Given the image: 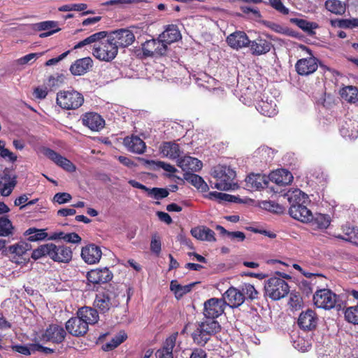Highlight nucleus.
Segmentation results:
<instances>
[{"label":"nucleus","instance_id":"obj_6","mask_svg":"<svg viewBox=\"0 0 358 358\" xmlns=\"http://www.w3.org/2000/svg\"><path fill=\"white\" fill-rule=\"evenodd\" d=\"M117 52L116 45L108 37L106 40L94 44L92 55L100 61L110 62L115 59Z\"/></svg>","mask_w":358,"mask_h":358},{"label":"nucleus","instance_id":"obj_57","mask_svg":"<svg viewBox=\"0 0 358 358\" xmlns=\"http://www.w3.org/2000/svg\"><path fill=\"white\" fill-rule=\"evenodd\" d=\"M208 197L210 199L219 201H232L234 198L231 195L217 192H210Z\"/></svg>","mask_w":358,"mask_h":358},{"label":"nucleus","instance_id":"obj_51","mask_svg":"<svg viewBox=\"0 0 358 358\" xmlns=\"http://www.w3.org/2000/svg\"><path fill=\"white\" fill-rule=\"evenodd\" d=\"M51 243L44 244L39 246L38 248L33 250L31 257L34 259H38L43 256H48L50 257Z\"/></svg>","mask_w":358,"mask_h":358},{"label":"nucleus","instance_id":"obj_28","mask_svg":"<svg viewBox=\"0 0 358 358\" xmlns=\"http://www.w3.org/2000/svg\"><path fill=\"white\" fill-rule=\"evenodd\" d=\"M289 213L294 219L303 222H309L312 219V213L307 208L306 205L290 206Z\"/></svg>","mask_w":358,"mask_h":358},{"label":"nucleus","instance_id":"obj_4","mask_svg":"<svg viewBox=\"0 0 358 358\" xmlns=\"http://www.w3.org/2000/svg\"><path fill=\"white\" fill-rule=\"evenodd\" d=\"M265 294L273 300L277 301L285 297L289 292V286L282 278L271 277L264 283Z\"/></svg>","mask_w":358,"mask_h":358},{"label":"nucleus","instance_id":"obj_46","mask_svg":"<svg viewBox=\"0 0 358 358\" xmlns=\"http://www.w3.org/2000/svg\"><path fill=\"white\" fill-rule=\"evenodd\" d=\"M141 160L144 162L145 164L152 166L153 169H162L165 171L171 173H174L176 171V169L173 166L164 162L148 160L144 159H141Z\"/></svg>","mask_w":358,"mask_h":358},{"label":"nucleus","instance_id":"obj_61","mask_svg":"<svg viewBox=\"0 0 358 358\" xmlns=\"http://www.w3.org/2000/svg\"><path fill=\"white\" fill-rule=\"evenodd\" d=\"M162 244L160 239L156 236H153L150 243V250L153 253L159 255L161 252Z\"/></svg>","mask_w":358,"mask_h":358},{"label":"nucleus","instance_id":"obj_37","mask_svg":"<svg viewBox=\"0 0 358 358\" xmlns=\"http://www.w3.org/2000/svg\"><path fill=\"white\" fill-rule=\"evenodd\" d=\"M184 178L202 192H207L208 189V185L199 175L192 173H185Z\"/></svg>","mask_w":358,"mask_h":358},{"label":"nucleus","instance_id":"obj_16","mask_svg":"<svg viewBox=\"0 0 358 358\" xmlns=\"http://www.w3.org/2000/svg\"><path fill=\"white\" fill-rule=\"evenodd\" d=\"M66 331L72 336L80 337L84 336L88 331L86 322L78 315L70 318L65 325Z\"/></svg>","mask_w":358,"mask_h":358},{"label":"nucleus","instance_id":"obj_20","mask_svg":"<svg viewBox=\"0 0 358 358\" xmlns=\"http://www.w3.org/2000/svg\"><path fill=\"white\" fill-rule=\"evenodd\" d=\"M268 178L265 175L252 173L245 178V187L250 191H257L267 186Z\"/></svg>","mask_w":358,"mask_h":358},{"label":"nucleus","instance_id":"obj_29","mask_svg":"<svg viewBox=\"0 0 358 358\" xmlns=\"http://www.w3.org/2000/svg\"><path fill=\"white\" fill-rule=\"evenodd\" d=\"M93 61L89 57L77 59L70 67L71 73L74 76H82L92 67Z\"/></svg>","mask_w":358,"mask_h":358},{"label":"nucleus","instance_id":"obj_64","mask_svg":"<svg viewBox=\"0 0 358 358\" xmlns=\"http://www.w3.org/2000/svg\"><path fill=\"white\" fill-rule=\"evenodd\" d=\"M294 347L299 351L306 352L309 350L310 345L302 338H299L294 342Z\"/></svg>","mask_w":358,"mask_h":358},{"label":"nucleus","instance_id":"obj_15","mask_svg":"<svg viewBox=\"0 0 358 358\" xmlns=\"http://www.w3.org/2000/svg\"><path fill=\"white\" fill-rule=\"evenodd\" d=\"M43 154L66 171L72 173L76 169V166L70 160L50 148L44 149Z\"/></svg>","mask_w":358,"mask_h":358},{"label":"nucleus","instance_id":"obj_7","mask_svg":"<svg viewBox=\"0 0 358 358\" xmlns=\"http://www.w3.org/2000/svg\"><path fill=\"white\" fill-rule=\"evenodd\" d=\"M313 301L317 308L330 310L335 307L338 296L329 289H320L314 294Z\"/></svg>","mask_w":358,"mask_h":358},{"label":"nucleus","instance_id":"obj_39","mask_svg":"<svg viewBox=\"0 0 358 358\" xmlns=\"http://www.w3.org/2000/svg\"><path fill=\"white\" fill-rule=\"evenodd\" d=\"M290 22L309 35L315 34L314 30L318 28V24L316 22H309L303 19L291 18Z\"/></svg>","mask_w":358,"mask_h":358},{"label":"nucleus","instance_id":"obj_36","mask_svg":"<svg viewBox=\"0 0 358 358\" xmlns=\"http://www.w3.org/2000/svg\"><path fill=\"white\" fill-rule=\"evenodd\" d=\"M191 234L200 241H215V233L210 229L200 226L191 229Z\"/></svg>","mask_w":358,"mask_h":358},{"label":"nucleus","instance_id":"obj_54","mask_svg":"<svg viewBox=\"0 0 358 358\" xmlns=\"http://www.w3.org/2000/svg\"><path fill=\"white\" fill-rule=\"evenodd\" d=\"M345 318L350 323L358 324V306L348 308L345 311Z\"/></svg>","mask_w":358,"mask_h":358},{"label":"nucleus","instance_id":"obj_5","mask_svg":"<svg viewBox=\"0 0 358 358\" xmlns=\"http://www.w3.org/2000/svg\"><path fill=\"white\" fill-rule=\"evenodd\" d=\"M84 101L83 95L75 90L62 91L57 93V103L62 108L74 110L82 106Z\"/></svg>","mask_w":358,"mask_h":358},{"label":"nucleus","instance_id":"obj_14","mask_svg":"<svg viewBox=\"0 0 358 358\" xmlns=\"http://www.w3.org/2000/svg\"><path fill=\"white\" fill-rule=\"evenodd\" d=\"M81 119L83 124L93 131H99L105 127L104 119L96 113H85Z\"/></svg>","mask_w":358,"mask_h":358},{"label":"nucleus","instance_id":"obj_33","mask_svg":"<svg viewBox=\"0 0 358 358\" xmlns=\"http://www.w3.org/2000/svg\"><path fill=\"white\" fill-rule=\"evenodd\" d=\"M249 45L252 53L255 55H261L268 52L272 46L270 41L262 38L250 41Z\"/></svg>","mask_w":358,"mask_h":358},{"label":"nucleus","instance_id":"obj_55","mask_svg":"<svg viewBox=\"0 0 358 358\" xmlns=\"http://www.w3.org/2000/svg\"><path fill=\"white\" fill-rule=\"evenodd\" d=\"M148 195L155 199H162L166 198L169 195V191L165 188H148L147 190Z\"/></svg>","mask_w":358,"mask_h":358},{"label":"nucleus","instance_id":"obj_21","mask_svg":"<svg viewBox=\"0 0 358 358\" xmlns=\"http://www.w3.org/2000/svg\"><path fill=\"white\" fill-rule=\"evenodd\" d=\"M256 109L263 115L272 117L277 114L276 103L273 99H269L265 94L256 103Z\"/></svg>","mask_w":358,"mask_h":358},{"label":"nucleus","instance_id":"obj_38","mask_svg":"<svg viewBox=\"0 0 358 358\" xmlns=\"http://www.w3.org/2000/svg\"><path fill=\"white\" fill-rule=\"evenodd\" d=\"M45 229H36L31 227L27 229L24 235L27 237V240L31 242L43 241L48 238V234Z\"/></svg>","mask_w":358,"mask_h":358},{"label":"nucleus","instance_id":"obj_27","mask_svg":"<svg viewBox=\"0 0 358 358\" xmlns=\"http://www.w3.org/2000/svg\"><path fill=\"white\" fill-rule=\"evenodd\" d=\"M178 333H174L169 336L164 343L161 349L156 352L157 358H173V350L176 345Z\"/></svg>","mask_w":358,"mask_h":358},{"label":"nucleus","instance_id":"obj_22","mask_svg":"<svg viewBox=\"0 0 358 358\" xmlns=\"http://www.w3.org/2000/svg\"><path fill=\"white\" fill-rule=\"evenodd\" d=\"M87 280L92 284H101L110 281L113 274L108 268L94 269L87 273Z\"/></svg>","mask_w":358,"mask_h":358},{"label":"nucleus","instance_id":"obj_40","mask_svg":"<svg viewBox=\"0 0 358 358\" xmlns=\"http://www.w3.org/2000/svg\"><path fill=\"white\" fill-rule=\"evenodd\" d=\"M351 120L345 122L340 128L341 134L345 138L355 139L358 136V130Z\"/></svg>","mask_w":358,"mask_h":358},{"label":"nucleus","instance_id":"obj_45","mask_svg":"<svg viewBox=\"0 0 358 358\" xmlns=\"http://www.w3.org/2000/svg\"><path fill=\"white\" fill-rule=\"evenodd\" d=\"M325 6L329 11L336 15H343L345 12V5L338 0H328Z\"/></svg>","mask_w":358,"mask_h":358},{"label":"nucleus","instance_id":"obj_62","mask_svg":"<svg viewBox=\"0 0 358 358\" xmlns=\"http://www.w3.org/2000/svg\"><path fill=\"white\" fill-rule=\"evenodd\" d=\"M300 288L303 291V292L307 296L312 294L313 291V280H301L300 282Z\"/></svg>","mask_w":358,"mask_h":358},{"label":"nucleus","instance_id":"obj_23","mask_svg":"<svg viewBox=\"0 0 358 358\" xmlns=\"http://www.w3.org/2000/svg\"><path fill=\"white\" fill-rule=\"evenodd\" d=\"M290 206L306 205L309 202L308 196L299 189H289L284 194Z\"/></svg>","mask_w":358,"mask_h":358},{"label":"nucleus","instance_id":"obj_49","mask_svg":"<svg viewBox=\"0 0 358 358\" xmlns=\"http://www.w3.org/2000/svg\"><path fill=\"white\" fill-rule=\"evenodd\" d=\"M342 96L350 103L358 101V90L353 86H348L343 90Z\"/></svg>","mask_w":358,"mask_h":358},{"label":"nucleus","instance_id":"obj_50","mask_svg":"<svg viewBox=\"0 0 358 358\" xmlns=\"http://www.w3.org/2000/svg\"><path fill=\"white\" fill-rule=\"evenodd\" d=\"M34 29L37 31H52L54 29H58V31L60 30V28L58 26V22L56 21H43L41 22L36 23L34 24Z\"/></svg>","mask_w":358,"mask_h":358},{"label":"nucleus","instance_id":"obj_48","mask_svg":"<svg viewBox=\"0 0 358 358\" xmlns=\"http://www.w3.org/2000/svg\"><path fill=\"white\" fill-rule=\"evenodd\" d=\"M13 227L7 217H0V236H8L13 234Z\"/></svg>","mask_w":358,"mask_h":358},{"label":"nucleus","instance_id":"obj_9","mask_svg":"<svg viewBox=\"0 0 358 358\" xmlns=\"http://www.w3.org/2000/svg\"><path fill=\"white\" fill-rule=\"evenodd\" d=\"M225 302L222 299L211 298L203 303V314L205 317L217 320L224 311Z\"/></svg>","mask_w":358,"mask_h":358},{"label":"nucleus","instance_id":"obj_60","mask_svg":"<svg viewBox=\"0 0 358 358\" xmlns=\"http://www.w3.org/2000/svg\"><path fill=\"white\" fill-rule=\"evenodd\" d=\"M71 199V194L66 192H59L54 196V201L59 204L67 203L70 201Z\"/></svg>","mask_w":358,"mask_h":358},{"label":"nucleus","instance_id":"obj_1","mask_svg":"<svg viewBox=\"0 0 358 358\" xmlns=\"http://www.w3.org/2000/svg\"><path fill=\"white\" fill-rule=\"evenodd\" d=\"M221 331V325L217 320L205 317L196 324L192 334L194 342L200 346H204L212 336Z\"/></svg>","mask_w":358,"mask_h":358},{"label":"nucleus","instance_id":"obj_25","mask_svg":"<svg viewBox=\"0 0 358 358\" xmlns=\"http://www.w3.org/2000/svg\"><path fill=\"white\" fill-rule=\"evenodd\" d=\"M17 183L16 176L3 171L0 176V193L3 196H9Z\"/></svg>","mask_w":358,"mask_h":358},{"label":"nucleus","instance_id":"obj_8","mask_svg":"<svg viewBox=\"0 0 358 358\" xmlns=\"http://www.w3.org/2000/svg\"><path fill=\"white\" fill-rule=\"evenodd\" d=\"M304 49L309 53L310 57L299 59L295 64V69L299 75L308 76L317 69L318 59L313 56L310 49L305 46Z\"/></svg>","mask_w":358,"mask_h":358},{"label":"nucleus","instance_id":"obj_10","mask_svg":"<svg viewBox=\"0 0 358 358\" xmlns=\"http://www.w3.org/2000/svg\"><path fill=\"white\" fill-rule=\"evenodd\" d=\"M319 318L315 310L307 309L302 311L298 318V325L303 331L314 330L318 324Z\"/></svg>","mask_w":358,"mask_h":358},{"label":"nucleus","instance_id":"obj_43","mask_svg":"<svg viewBox=\"0 0 358 358\" xmlns=\"http://www.w3.org/2000/svg\"><path fill=\"white\" fill-rule=\"evenodd\" d=\"M106 36H107L106 31H103L96 32V33L87 37L86 38L80 41L79 43H78L75 45L74 48L78 49V48H83L85 45H87L91 44V43H97L100 40L105 38Z\"/></svg>","mask_w":358,"mask_h":358},{"label":"nucleus","instance_id":"obj_58","mask_svg":"<svg viewBox=\"0 0 358 358\" xmlns=\"http://www.w3.org/2000/svg\"><path fill=\"white\" fill-rule=\"evenodd\" d=\"M270 5L279 13L287 15L289 13V9L286 8L281 0H268Z\"/></svg>","mask_w":358,"mask_h":358},{"label":"nucleus","instance_id":"obj_63","mask_svg":"<svg viewBox=\"0 0 358 358\" xmlns=\"http://www.w3.org/2000/svg\"><path fill=\"white\" fill-rule=\"evenodd\" d=\"M227 237L231 241L242 242L245 239V235L242 231H229Z\"/></svg>","mask_w":358,"mask_h":358},{"label":"nucleus","instance_id":"obj_53","mask_svg":"<svg viewBox=\"0 0 358 358\" xmlns=\"http://www.w3.org/2000/svg\"><path fill=\"white\" fill-rule=\"evenodd\" d=\"M51 243L44 244L39 246L38 248L33 250L31 257L34 259H38L43 256H48L50 257Z\"/></svg>","mask_w":358,"mask_h":358},{"label":"nucleus","instance_id":"obj_42","mask_svg":"<svg viewBox=\"0 0 358 358\" xmlns=\"http://www.w3.org/2000/svg\"><path fill=\"white\" fill-rule=\"evenodd\" d=\"M127 338V334L124 331H120L117 334L112 338V339L104 344L102 347L104 351H110L123 343Z\"/></svg>","mask_w":358,"mask_h":358},{"label":"nucleus","instance_id":"obj_3","mask_svg":"<svg viewBox=\"0 0 358 358\" xmlns=\"http://www.w3.org/2000/svg\"><path fill=\"white\" fill-rule=\"evenodd\" d=\"M125 294L115 290L114 287H110L102 292L96 294L94 301V306L100 313L108 312L110 308L119 306L120 297L124 298Z\"/></svg>","mask_w":358,"mask_h":358},{"label":"nucleus","instance_id":"obj_13","mask_svg":"<svg viewBox=\"0 0 358 358\" xmlns=\"http://www.w3.org/2000/svg\"><path fill=\"white\" fill-rule=\"evenodd\" d=\"M50 258L53 261L62 263H69L71 259L73 252L70 248L65 245H56L51 243Z\"/></svg>","mask_w":358,"mask_h":358},{"label":"nucleus","instance_id":"obj_26","mask_svg":"<svg viewBox=\"0 0 358 358\" xmlns=\"http://www.w3.org/2000/svg\"><path fill=\"white\" fill-rule=\"evenodd\" d=\"M228 45L234 49H240L250 43L247 34L243 31H235L227 38Z\"/></svg>","mask_w":358,"mask_h":358},{"label":"nucleus","instance_id":"obj_12","mask_svg":"<svg viewBox=\"0 0 358 358\" xmlns=\"http://www.w3.org/2000/svg\"><path fill=\"white\" fill-rule=\"evenodd\" d=\"M116 45V47H127L130 45L135 39L133 32L129 29H121L110 33L108 36Z\"/></svg>","mask_w":358,"mask_h":358},{"label":"nucleus","instance_id":"obj_11","mask_svg":"<svg viewBox=\"0 0 358 358\" xmlns=\"http://www.w3.org/2000/svg\"><path fill=\"white\" fill-rule=\"evenodd\" d=\"M142 51L144 56L154 57L163 55L166 51V45L161 39H151L142 44Z\"/></svg>","mask_w":358,"mask_h":358},{"label":"nucleus","instance_id":"obj_59","mask_svg":"<svg viewBox=\"0 0 358 358\" xmlns=\"http://www.w3.org/2000/svg\"><path fill=\"white\" fill-rule=\"evenodd\" d=\"M63 82V76H50L48 81V85L52 89H56L59 87Z\"/></svg>","mask_w":358,"mask_h":358},{"label":"nucleus","instance_id":"obj_30","mask_svg":"<svg viewBox=\"0 0 358 358\" xmlns=\"http://www.w3.org/2000/svg\"><path fill=\"white\" fill-rule=\"evenodd\" d=\"M160 153L166 157L171 159H180L181 150L179 145L175 142H164L159 147Z\"/></svg>","mask_w":358,"mask_h":358},{"label":"nucleus","instance_id":"obj_52","mask_svg":"<svg viewBox=\"0 0 358 358\" xmlns=\"http://www.w3.org/2000/svg\"><path fill=\"white\" fill-rule=\"evenodd\" d=\"M51 243L44 244L39 246L38 248L33 250L31 257L34 259H38L43 256H48L50 257Z\"/></svg>","mask_w":358,"mask_h":358},{"label":"nucleus","instance_id":"obj_17","mask_svg":"<svg viewBox=\"0 0 358 358\" xmlns=\"http://www.w3.org/2000/svg\"><path fill=\"white\" fill-rule=\"evenodd\" d=\"M66 335L64 329L57 324H50L43 334V340L54 343H62Z\"/></svg>","mask_w":358,"mask_h":358},{"label":"nucleus","instance_id":"obj_2","mask_svg":"<svg viewBox=\"0 0 358 358\" xmlns=\"http://www.w3.org/2000/svg\"><path fill=\"white\" fill-rule=\"evenodd\" d=\"M211 176L215 181H210L212 188L222 191L234 189L236 172L229 166L218 164L211 170Z\"/></svg>","mask_w":358,"mask_h":358},{"label":"nucleus","instance_id":"obj_31","mask_svg":"<svg viewBox=\"0 0 358 358\" xmlns=\"http://www.w3.org/2000/svg\"><path fill=\"white\" fill-rule=\"evenodd\" d=\"M124 144L129 151L136 154L143 153L146 148L145 142L137 136L126 137Z\"/></svg>","mask_w":358,"mask_h":358},{"label":"nucleus","instance_id":"obj_35","mask_svg":"<svg viewBox=\"0 0 358 358\" xmlns=\"http://www.w3.org/2000/svg\"><path fill=\"white\" fill-rule=\"evenodd\" d=\"M180 37V33L177 26L174 24L169 25L165 31L159 35V38L166 45L177 41Z\"/></svg>","mask_w":358,"mask_h":358},{"label":"nucleus","instance_id":"obj_24","mask_svg":"<svg viewBox=\"0 0 358 358\" xmlns=\"http://www.w3.org/2000/svg\"><path fill=\"white\" fill-rule=\"evenodd\" d=\"M177 165L185 173L196 172L201 169L202 162L196 158L185 156L178 159Z\"/></svg>","mask_w":358,"mask_h":358},{"label":"nucleus","instance_id":"obj_41","mask_svg":"<svg viewBox=\"0 0 358 358\" xmlns=\"http://www.w3.org/2000/svg\"><path fill=\"white\" fill-rule=\"evenodd\" d=\"M309 222L319 229H327L331 223V218L328 215L317 213L315 216L312 215V219Z\"/></svg>","mask_w":358,"mask_h":358},{"label":"nucleus","instance_id":"obj_47","mask_svg":"<svg viewBox=\"0 0 358 358\" xmlns=\"http://www.w3.org/2000/svg\"><path fill=\"white\" fill-rule=\"evenodd\" d=\"M31 249L30 244L24 242L20 241L16 244H14L9 247V252L11 254L15 255L17 256H22L24 255L28 250Z\"/></svg>","mask_w":358,"mask_h":358},{"label":"nucleus","instance_id":"obj_32","mask_svg":"<svg viewBox=\"0 0 358 358\" xmlns=\"http://www.w3.org/2000/svg\"><path fill=\"white\" fill-rule=\"evenodd\" d=\"M77 315L89 324H94L99 320V314L96 309L92 307L84 306L78 309Z\"/></svg>","mask_w":358,"mask_h":358},{"label":"nucleus","instance_id":"obj_34","mask_svg":"<svg viewBox=\"0 0 358 358\" xmlns=\"http://www.w3.org/2000/svg\"><path fill=\"white\" fill-rule=\"evenodd\" d=\"M269 179L279 185H289L293 180L292 174L286 169H278L270 174Z\"/></svg>","mask_w":358,"mask_h":358},{"label":"nucleus","instance_id":"obj_56","mask_svg":"<svg viewBox=\"0 0 358 358\" xmlns=\"http://www.w3.org/2000/svg\"><path fill=\"white\" fill-rule=\"evenodd\" d=\"M241 292L244 293V296H247L250 299H255L258 297V292L251 284H244L242 286Z\"/></svg>","mask_w":358,"mask_h":358},{"label":"nucleus","instance_id":"obj_44","mask_svg":"<svg viewBox=\"0 0 358 358\" xmlns=\"http://www.w3.org/2000/svg\"><path fill=\"white\" fill-rule=\"evenodd\" d=\"M194 285V283L181 285L178 284L176 280H172L170 285V289L174 292L176 298H180L190 292Z\"/></svg>","mask_w":358,"mask_h":358},{"label":"nucleus","instance_id":"obj_18","mask_svg":"<svg viewBox=\"0 0 358 358\" xmlns=\"http://www.w3.org/2000/svg\"><path fill=\"white\" fill-rule=\"evenodd\" d=\"M245 299L244 293L235 287H230L224 292L222 299L225 302V306L234 308L241 306Z\"/></svg>","mask_w":358,"mask_h":358},{"label":"nucleus","instance_id":"obj_19","mask_svg":"<svg viewBox=\"0 0 358 358\" xmlns=\"http://www.w3.org/2000/svg\"><path fill=\"white\" fill-rule=\"evenodd\" d=\"M102 255L101 248L94 245L90 244L83 248L81 251V257L85 262L89 264H96L99 262Z\"/></svg>","mask_w":358,"mask_h":358}]
</instances>
